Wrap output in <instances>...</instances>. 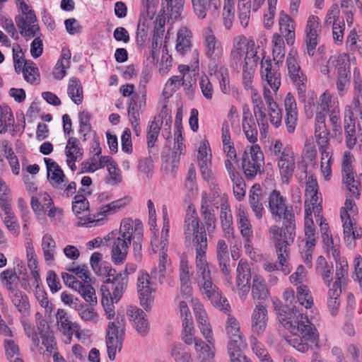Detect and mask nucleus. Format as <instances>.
Segmentation results:
<instances>
[{"instance_id": "obj_58", "label": "nucleus", "mask_w": 362, "mask_h": 362, "mask_svg": "<svg viewBox=\"0 0 362 362\" xmlns=\"http://www.w3.org/2000/svg\"><path fill=\"white\" fill-rule=\"evenodd\" d=\"M251 4L249 1L245 2V0H239L238 10L239 19L243 27L247 26L250 16Z\"/></svg>"}, {"instance_id": "obj_11", "label": "nucleus", "mask_w": 362, "mask_h": 362, "mask_svg": "<svg viewBox=\"0 0 362 362\" xmlns=\"http://www.w3.org/2000/svg\"><path fill=\"white\" fill-rule=\"evenodd\" d=\"M112 240L111 258L115 264H122L124 262L128 249L131 245L130 239L122 238L115 235V232L108 234L105 240Z\"/></svg>"}, {"instance_id": "obj_7", "label": "nucleus", "mask_w": 362, "mask_h": 362, "mask_svg": "<svg viewBox=\"0 0 362 362\" xmlns=\"http://www.w3.org/2000/svg\"><path fill=\"white\" fill-rule=\"evenodd\" d=\"M212 199L209 194L206 192H204L202 194L201 199V206L200 214L204 221V224L200 226L199 225L198 232L195 231L193 235L192 240L193 243H196L197 238L199 239V236L204 234L206 239L207 240L206 233L211 235L214 233L216 228V216L215 214V210L211 206Z\"/></svg>"}, {"instance_id": "obj_56", "label": "nucleus", "mask_w": 362, "mask_h": 362, "mask_svg": "<svg viewBox=\"0 0 362 362\" xmlns=\"http://www.w3.org/2000/svg\"><path fill=\"white\" fill-rule=\"evenodd\" d=\"M83 297V298L89 303L90 306H93L97 304V297L95 295V289L89 283H82V288L77 289V291Z\"/></svg>"}, {"instance_id": "obj_2", "label": "nucleus", "mask_w": 362, "mask_h": 362, "mask_svg": "<svg viewBox=\"0 0 362 362\" xmlns=\"http://www.w3.org/2000/svg\"><path fill=\"white\" fill-rule=\"evenodd\" d=\"M102 271L104 272L102 276L106 275L107 279L104 281L106 285L101 286L102 300L101 303L108 319L115 316L114 303H117L122 298L124 291L126 290L128 282V274L127 269L117 273L115 269L109 266H104Z\"/></svg>"}, {"instance_id": "obj_25", "label": "nucleus", "mask_w": 362, "mask_h": 362, "mask_svg": "<svg viewBox=\"0 0 362 362\" xmlns=\"http://www.w3.org/2000/svg\"><path fill=\"white\" fill-rule=\"evenodd\" d=\"M267 309L261 303L256 305L252 315V329L254 332L259 334L264 332L267 326Z\"/></svg>"}, {"instance_id": "obj_16", "label": "nucleus", "mask_w": 362, "mask_h": 362, "mask_svg": "<svg viewBox=\"0 0 362 362\" xmlns=\"http://www.w3.org/2000/svg\"><path fill=\"white\" fill-rule=\"evenodd\" d=\"M44 161L47 166V177L50 185L55 189H63L67 180L60 166L49 158H45Z\"/></svg>"}, {"instance_id": "obj_50", "label": "nucleus", "mask_w": 362, "mask_h": 362, "mask_svg": "<svg viewBox=\"0 0 362 362\" xmlns=\"http://www.w3.org/2000/svg\"><path fill=\"white\" fill-rule=\"evenodd\" d=\"M338 288H329L327 293V305L332 315L337 313L338 308L340 305L339 296L341 293V289Z\"/></svg>"}, {"instance_id": "obj_44", "label": "nucleus", "mask_w": 362, "mask_h": 362, "mask_svg": "<svg viewBox=\"0 0 362 362\" xmlns=\"http://www.w3.org/2000/svg\"><path fill=\"white\" fill-rule=\"evenodd\" d=\"M13 124L14 117L11 109L8 107H0V134L11 132Z\"/></svg>"}, {"instance_id": "obj_53", "label": "nucleus", "mask_w": 362, "mask_h": 362, "mask_svg": "<svg viewBox=\"0 0 362 362\" xmlns=\"http://www.w3.org/2000/svg\"><path fill=\"white\" fill-rule=\"evenodd\" d=\"M170 260L168 258V255L165 252H162V254L159 255V263L158 267L155 268L151 272V275H153L155 279L163 283L165 276L166 267L169 264Z\"/></svg>"}, {"instance_id": "obj_59", "label": "nucleus", "mask_w": 362, "mask_h": 362, "mask_svg": "<svg viewBox=\"0 0 362 362\" xmlns=\"http://www.w3.org/2000/svg\"><path fill=\"white\" fill-rule=\"evenodd\" d=\"M229 339L230 340L228 344V354H234V352L241 353L242 349L245 348L247 345L242 334L231 336Z\"/></svg>"}, {"instance_id": "obj_46", "label": "nucleus", "mask_w": 362, "mask_h": 362, "mask_svg": "<svg viewBox=\"0 0 362 362\" xmlns=\"http://www.w3.org/2000/svg\"><path fill=\"white\" fill-rule=\"evenodd\" d=\"M262 200V195L260 191L250 192L249 196L250 206L258 219L262 218L264 212Z\"/></svg>"}, {"instance_id": "obj_21", "label": "nucleus", "mask_w": 362, "mask_h": 362, "mask_svg": "<svg viewBox=\"0 0 362 362\" xmlns=\"http://www.w3.org/2000/svg\"><path fill=\"white\" fill-rule=\"evenodd\" d=\"M220 221L224 236L226 239L233 238L234 228L233 226V216L228 202L223 200L220 205Z\"/></svg>"}, {"instance_id": "obj_33", "label": "nucleus", "mask_w": 362, "mask_h": 362, "mask_svg": "<svg viewBox=\"0 0 362 362\" xmlns=\"http://www.w3.org/2000/svg\"><path fill=\"white\" fill-rule=\"evenodd\" d=\"M243 130L246 138L250 143H255L257 140V129L254 119L249 113L243 112Z\"/></svg>"}, {"instance_id": "obj_3", "label": "nucleus", "mask_w": 362, "mask_h": 362, "mask_svg": "<svg viewBox=\"0 0 362 362\" xmlns=\"http://www.w3.org/2000/svg\"><path fill=\"white\" fill-rule=\"evenodd\" d=\"M296 223L295 218L284 220L282 227L272 226L269 228V233L274 241L277 259L281 267V271L285 275L291 272L287 259L289 257V245L294 241Z\"/></svg>"}, {"instance_id": "obj_39", "label": "nucleus", "mask_w": 362, "mask_h": 362, "mask_svg": "<svg viewBox=\"0 0 362 362\" xmlns=\"http://www.w3.org/2000/svg\"><path fill=\"white\" fill-rule=\"evenodd\" d=\"M67 93L71 100L76 105L83 102V92L80 81L76 78H71L69 81Z\"/></svg>"}, {"instance_id": "obj_22", "label": "nucleus", "mask_w": 362, "mask_h": 362, "mask_svg": "<svg viewBox=\"0 0 362 362\" xmlns=\"http://www.w3.org/2000/svg\"><path fill=\"white\" fill-rule=\"evenodd\" d=\"M199 218L195 206L189 204L187 206L184 225V235L186 240L190 241L195 231L198 232Z\"/></svg>"}, {"instance_id": "obj_4", "label": "nucleus", "mask_w": 362, "mask_h": 362, "mask_svg": "<svg viewBox=\"0 0 362 362\" xmlns=\"http://www.w3.org/2000/svg\"><path fill=\"white\" fill-rule=\"evenodd\" d=\"M125 330V317L122 315H117L115 320L107 325L106 345L108 358L112 361L115 358L117 350L120 351L122 347Z\"/></svg>"}, {"instance_id": "obj_48", "label": "nucleus", "mask_w": 362, "mask_h": 362, "mask_svg": "<svg viewBox=\"0 0 362 362\" xmlns=\"http://www.w3.org/2000/svg\"><path fill=\"white\" fill-rule=\"evenodd\" d=\"M209 73L218 78L221 91L225 94L228 93L230 91L228 71L224 65L220 66L216 71H209Z\"/></svg>"}, {"instance_id": "obj_36", "label": "nucleus", "mask_w": 362, "mask_h": 362, "mask_svg": "<svg viewBox=\"0 0 362 362\" xmlns=\"http://www.w3.org/2000/svg\"><path fill=\"white\" fill-rule=\"evenodd\" d=\"M252 294L254 300H264L269 292L264 280L259 275L253 276L252 285Z\"/></svg>"}, {"instance_id": "obj_34", "label": "nucleus", "mask_w": 362, "mask_h": 362, "mask_svg": "<svg viewBox=\"0 0 362 362\" xmlns=\"http://www.w3.org/2000/svg\"><path fill=\"white\" fill-rule=\"evenodd\" d=\"M66 158L81 160L83 155V148L81 143L76 137H69L65 147Z\"/></svg>"}, {"instance_id": "obj_5", "label": "nucleus", "mask_w": 362, "mask_h": 362, "mask_svg": "<svg viewBox=\"0 0 362 362\" xmlns=\"http://www.w3.org/2000/svg\"><path fill=\"white\" fill-rule=\"evenodd\" d=\"M203 47L204 54L209 59V71H216L217 68L223 65L221 62L223 47L221 42L209 28H206L203 33Z\"/></svg>"}, {"instance_id": "obj_52", "label": "nucleus", "mask_w": 362, "mask_h": 362, "mask_svg": "<svg viewBox=\"0 0 362 362\" xmlns=\"http://www.w3.org/2000/svg\"><path fill=\"white\" fill-rule=\"evenodd\" d=\"M183 0H167L165 14L172 20H175L181 15L183 8Z\"/></svg>"}, {"instance_id": "obj_31", "label": "nucleus", "mask_w": 362, "mask_h": 362, "mask_svg": "<svg viewBox=\"0 0 362 362\" xmlns=\"http://www.w3.org/2000/svg\"><path fill=\"white\" fill-rule=\"evenodd\" d=\"M141 88L142 96L139 99V102L137 101L138 97L135 94L132 97L128 107L127 112L129 119H134L135 122L136 120H140L139 111H143L146 106L144 86H143Z\"/></svg>"}, {"instance_id": "obj_32", "label": "nucleus", "mask_w": 362, "mask_h": 362, "mask_svg": "<svg viewBox=\"0 0 362 362\" xmlns=\"http://www.w3.org/2000/svg\"><path fill=\"white\" fill-rule=\"evenodd\" d=\"M342 182L346 185L349 191L352 195L356 198L360 195L361 183L359 181L355 180V173L354 169H344L341 170Z\"/></svg>"}, {"instance_id": "obj_55", "label": "nucleus", "mask_w": 362, "mask_h": 362, "mask_svg": "<svg viewBox=\"0 0 362 362\" xmlns=\"http://www.w3.org/2000/svg\"><path fill=\"white\" fill-rule=\"evenodd\" d=\"M273 55L274 60L279 64V61L282 62V59L285 56V45L282 36L275 34L273 37Z\"/></svg>"}, {"instance_id": "obj_40", "label": "nucleus", "mask_w": 362, "mask_h": 362, "mask_svg": "<svg viewBox=\"0 0 362 362\" xmlns=\"http://www.w3.org/2000/svg\"><path fill=\"white\" fill-rule=\"evenodd\" d=\"M143 236V225L140 220L134 221V236L133 243V252L135 259L138 261L141 259V240Z\"/></svg>"}, {"instance_id": "obj_38", "label": "nucleus", "mask_w": 362, "mask_h": 362, "mask_svg": "<svg viewBox=\"0 0 362 362\" xmlns=\"http://www.w3.org/2000/svg\"><path fill=\"white\" fill-rule=\"evenodd\" d=\"M317 268L323 279L324 283L329 288H332L333 281V267L328 264L322 256H320L317 259Z\"/></svg>"}, {"instance_id": "obj_6", "label": "nucleus", "mask_w": 362, "mask_h": 362, "mask_svg": "<svg viewBox=\"0 0 362 362\" xmlns=\"http://www.w3.org/2000/svg\"><path fill=\"white\" fill-rule=\"evenodd\" d=\"M358 117H362L360 101L354 98L351 105L346 106L344 116L345 143L349 149L353 148L357 141L356 121Z\"/></svg>"}, {"instance_id": "obj_51", "label": "nucleus", "mask_w": 362, "mask_h": 362, "mask_svg": "<svg viewBox=\"0 0 362 362\" xmlns=\"http://www.w3.org/2000/svg\"><path fill=\"white\" fill-rule=\"evenodd\" d=\"M115 235L121 237L122 238L134 239V222L130 218L123 219L120 224V228L118 232H115Z\"/></svg>"}, {"instance_id": "obj_18", "label": "nucleus", "mask_w": 362, "mask_h": 362, "mask_svg": "<svg viewBox=\"0 0 362 362\" xmlns=\"http://www.w3.org/2000/svg\"><path fill=\"white\" fill-rule=\"evenodd\" d=\"M128 315L133 322V326L141 337H146L150 332L151 326L146 314L141 309L130 307Z\"/></svg>"}, {"instance_id": "obj_24", "label": "nucleus", "mask_w": 362, "mask_h": 362, "mask_svg": "<svg viewBox=\"0 0 362 362\" xmlns=\"http://www.w3.org/2000/svg\"><path fill=\"white\" fill-rule=\"evenodd\" d=\"M238 224L240 233L245 239V247L249 249L251 247L253 231L247 214L241 207L238 209Z\"/></svg>"}, {"instance_id": "obj_29", "label": "nucleus", "mask_w": 362, "mask_h": 362, "mask_svg": "<svg viewBox=\"0 0 362 362\" xmlns=\"http://www.w3.org/2000/svg\"><path fill=\"white\" fill-rule=\"evenodd\" d=\"M8 293L9 298L17 310L23 315L28 314L30 304L27 295L18 288L11 289Z\"/></svg>"}, {"instance_id": "obj_41", "label": "nucleus", "mask_w": 362, "mask_h": 362, "mask_svg": "<svg viewBox=\"0 0 362 362\" xmlns=\"http://www.w3.org/2000/svg\"><path fill=\"white\" fill-rule=\"evenodd\" d=\"M126 204L124 199H120L112 202L111 203L101 206L96 214L94 215V219H89L88 222L98 221L103 218L105 217L107 214L115 212L118 209L124 206Z\"/></svg>"}, {"instance_id": "obj_61", "label": "nucleus", "mask_w": 362, "mask_h": 362, "mask_svg": "<svg viewBox=\"0 0 362 362\" xmlns=\"http://www.w3.org/2000/svg\"><path fill=\"white\" fill-rule=\"evenodd\" d=\"M183 332L182 339L186 344L191 345L194 338H193L194 327L192 319H182Z\"/></svg>"}, {"instance_id": "obj_17", "label": "nucleus", "mask_w": 362, "mask_h": 362, "mask_svg": "<svg viewBox=\"0 0 362 362\" xmlns=\"http://www.w3.org/2000/svg\"><path fill=\"white\" fill-rule=\"evenodd\" d=\"M293 153L289 148H285L278 159V167L282 182L288 184L295 170Z\"/></svg>"}, {"instance_id": "obj_42", "label": "nucleus", "mask_w": 362, "mask_h": 362, "mask_svg": "<svg viewBox=\"0 0 362 362\" xmlns=\"http://www.w3.org/2000/svg\"><path fill=\"white\" fill-rule=\"evenodd\" d=\"M56 243L52 236L45 234L42 238V249L45 262H52L56 252Z\"/></svg>"}, {"instance_id": "obj_26", "label": "nucleus", "mask_w": 362, "mask_h": 362, "mask_svg": "<svg viewBox=\"0 0 362 362\" xmlns=\"http://www.w3.org/2000/svg\"><path fill=\"white\" fill-rule=\"evenodd\" d=\"M16 25L20 30V33L26 38V40L32 37H40V27L35 23L28 22L25 19L23 16L18 15L15 18Z\"/></svg>"}, {"instance_id": "obj_57", "label": "nucleus", "mask_w": 362, "mask_h": 362, "mask_svg": "<svg viewBox=\"0 0 362 362\" xmlns=\"http://www.w3.org/2000/svg\"><path fill=\"white\" fill-rule=\"evenodd\" d=\"M0 279L8 291L18 288L14 285V281L17 279V272L16 271L11 269L4 270L0 274Z\"/></svg>"}, {"instance_id": "obj_27", "label": "nucleus", "mask_w": 362, "mask_h": 362, "mask_svg": "<svg viewBox=\"0 0 362 362\" xmlns=\"http://www.w3.org/2000/svg\"><path fill=\"white\" fill-rule=\"evenodd\" d=\"M196 16L200 18H206L208 13L215 11L219 6V1L214 0H192Z\"/></svg>"}, {"instance_id": "obj_13", "label": "nucleus", "mask_w": 362, "mask_h": 362, "mask_svg": "<svg viewBox=\"0 0 362 362\" xmlns=\"http://www.w3.org/2000/svg\"><path fill=\"white\" fill-rule=\"evenodd\" d=\"M202 293L206 295V298L216 307L221 310H228L229 304L227 299L223 298L218 288L212 283L211 278L199 281Z\"/></svg>"}, {"instance_id": "obj_14", "label": "nucleus", "mask_w": 362, "mask_h": 362, "mask_svg": "<svg viewBox=\"0 0 362 362\" xmlns=\"http://www.w3.org/2000/svg\"><path fill=\"white\" fill-rule=\"evenodd\" d=\"M251 273L249 265L240 260L236 269L235 285L240 299L244 300L248 294Z\"/></svg>"}, {"instance_id": "obj_54", "label": "nucleus", "mask_w": 362, "mask_h": 362, "mask_svg": "<svg viewBox=\"0 0 362 362\" xmlns=\"http://www.w3.org/2000/svg\"><path fill=\"white\" fill-rule=\"evenodd\" d=\"M185 151V146L183 142H176L175 141L174 146L173 148L172 155L166 156L165 162L170 160L171 167L173 170L177 168L180 163V156L183 154Z\"/></svg>"}, {"instance_id": "obj_8", "label": "nucleus", "mask_w": 362, "mask_h": 362, "mask_svg": "<svg viewBox=\"0 0 362 362\" xmlns=\"http://www.w3.org/2000/svg\"><path fill=\"white\" fill-rule=\"evenodd\" d=\"M264 164V156L258 145L251 146L245 150L242 158V169L247 179H253Z\"/></svg>"}, {"instance_id": "obj_63", "label": "nucleus", "mask_w": 362, "mask_h": 362, "mask_svg": "<svg viewBox=\"0 0 362 362\" xmlns=\"http://www.w3.org/2000/svg\"><path fill=\"white\" fill-rule=\"evenodd\" d=\"M313 220H308L305 221V235L306 238L305 245L310 247H314L316 243V232L313 227Z\"/></svg>"}, {"instance_id": "obj_45", "label": "nucleus", "mask_w": 362, "mask_h": 362, "mask_svg": "<svg viewBox=\"0 0 362 362\" xmlns=\"http://www.w3.org/2000/svg\"><path fill=\"white\" fill-rule=\"evenodd\" d=\"M347 268L348 264L346 262H337L335 281L332 283V288L341 289V286L346 284L348 277Z\"/></svg>"}, {"instance_id": "obj_20", "label": "nucleus", "mask_w": 362, "mask_h": 362, "mask_svg": "<svg viewBox=\"0 0 362 362\" xmlns=\"http://www.w3.org/2000/svg\"><path fill=\"white\" fill-rule=\"evenodd\" d=\"M261 76L265 78L268 85L274 91H276L281 85V74L272 69V61L266 59L261 62Z\"/></svg>"}, {"instance_id": "obj_35", "label": "nucleus", "mask_w": 362, "mask_h": 362, "mask_svg": "<svg viewBox=\"0 0 362 362\" xmlns=\"http://www.w3.org/2000/svg\"><path fill=\"white\" fill-rule=\"evenodd\" d=\"M247 47H250L245 36H237L233 40V47L231 50V59L238 63L241 57L245 54Z\"/></svg>"}, {"instance_id": "obj_60", "label": "nucleus", "mask_w": 362, "mask_h": 362, "mask_svg": "<svg viewBox=\"0 0 362 362\" xmlns=\"http://www.w3.org/2000/svg\"><path fill=\"white\" fill-rule=\"evenodd\" d=\"M22 72L25 80L30 83H34L37 78L36 76H38V69L32 61H25L24 62Z\"/></svg>"}, {"instance_id": "obj_37", "label": "nucleus", "mask_w": 362, "mask_h": 362, "mask_svg": "<svg viewBox=\"0 0 362 362\" xmlns=\"http://www.w3.org/2000/svg\"><path fill=\"white\" fill-rule=\"evenodd\" d=\"M190 37L191 33L185 28H181L178 30L175 47L178 53L183 55L190 49L192 46Z\"/></svg>"}, {"instance_id": "obj_9", "label": "nucleus", "mask_w": 362, "mask_h": 362, "mask_svg": "<svg viewBox=\"0 0 362 362\" xmlns=\"http://www.w3.org/2000/svg\"><path fill=\"white\" fill-rule=\"evenodd\" d=\"M269 209L273 216L278 220H291L295 218L293 206L287 205L286 199L279 191L274 190L269 196Z\"/></svg>"}, {"instance_id": "obj_1", "label": "nucleus", "mask_w": 362, "mask_h": 362, "mask_svg": "<svg viewBox=\"0 0 362 362\" xmlns=\"http://www.w3.org/2000/svg\"><path fill=\"white\" fill-rule=\"evenodd\" d=\"M296 290L298 305H294L291 310L287 305L281 307L278 311V320L291 334L286 338V341L298 351L305 352L309 349V342L317 343L318 334L316 328L299 306L310 308L313 305V299L307 286L301 284Z\"/></svg>"}, {"instance_id": "obj_64", "label": "nucleus", "mask_w": 362, "mask_h": 362, "mask_svg": "<svg viewBox=\"0 0 362 362\" xmlns=\"http://www.w3.org/2000/svg\"><path fill=\"white\" fill-rule=\"evenodd\" d=\"M88 208L89 202L82 194H78L74 197L72 210L74 214H80L83 211L88 210Z\"/></svg>"}, {"instance_id": "obj_23", "label": "nucleus", "mask_w": 362, "mask_h": 362, "mask_svg": "<svg viewBox=\"0 0 362 362\" xmlns=\"http://www.w3.org/2000/svg\"><path fill=\"white\" fill-rule=\"evenodd\" d=\"M279 25L281 36L286 39L288 45H293L295 41V25L293 19L284 11L279 13Z\"/></svg>"}, {"instance_id": "obj_28", "label": "nucleus", "mask_w": 362, "mask_h": 362, "mask_svg": "<svg viewBox=\"0 0 362 362\" xmlns=\"http://www.w3.org/2000/svg\"><path fill=\"white\" fill-rule=\"evenodd\" d=\"M341 218L344 222V239L348 245L352 246L356 239H359L362 237V233L354 230V223L349 213L341 214Z\"/></svg>"}, {"instance_id": "obj_15", "label": "nucleus", "mask_w": 362, "mask_h": 362, "mask_svg": "<svg viewBox=\"0 0 362 362\" xmlns=\"http://www.w3.org/2000/svg\"><path fill=\"white\" fill-rule=\"evenodd\" d=\"M150 276L146 272H141L137 280V290L139 294V299L141 306L148 310L150 309L151 303L153 301L152 284L150 281Z\"/></svg>"}, {"instance_id": "obj_30", "label": "nucleus", "mask_w": 362, "mask_h": 362, "mask_svg": "<svg viewBox=\"0 0 362 362\" xmlns=\"http://www.w3.org/2000/svg\"><path fill=\"white\" fill-rule=\"evenodd\" d=\"M57 325L62 330L63 333L71 339L74 332L78 329V325L73 323L68 316L67 313L64 309H58L56 315Z\"/></svg>"}, {"instance_id": "obj_47", "label": "nucleus", "mask_w": 362, "mask_h": 362, "mask_svg": "<svg viewBox=\"0 0 362 362\" xmlns=\"http://www.w3.org/2000/svg\"><path fill=\"white\" fill-rule=\"evenodd\" d=\"M156 119V118L149 123L147 129L146 142L150 153L151 152V148L154 147L161 129V124H159Z\"/></svg>"}, {"instance_id": "obj_12", "label": "nucleus", "mask_w": 362, "mask_h": 362, "mask_svg": "<svg viewBox=\"0 0 362 362\" xmlns=\"http://www.w3.org/2000/svg\"><path fill=\"white\" fill-rule=\"evenodd\" d=\"M321 31L319 18L315 16H310L307 21L305 29L307 53L310 57H313L315 49L319 42V34Z\"/></svg>"}, {"instance_id": "obj_43", "label": "nucleus", "mask_w": 362, "mask_h": 362, "mask_svg": "<svg viewBox=\"0 0 362 362\" xmlns=\"http://www.w3.org/2000/svg\"><path fill=\"white\" fill-rule=\"evenodd\" d=\"M288 74L293 82L306 81V76L300 72V68L295 57L288 56L286 59Z\"/></svg>"}, {"instance_id": "obj_62", "label": "nucleus", "mask_w": 362, "mask_h": 362, "mask_svg": "<svg viewBox=\"0 0 362 362\" xmlns=\"http://www.w3.org/2000/svg\"><path fill=\"white\" fill-rule=\"evenodd\" d=\"M35 297L40 306L45 308V313L51 314L53 310L52 304L49 301L47 293L39 285L36 286Z\"/></svg>"}, {"instance_id": "obj_49", "label": "nucleus", "mask_w": 362, "mask_h": 362, "mask_svg": "<svg viewBox=\"0 0 362 362\" xmlns=\"http://www.w3.org/2000/svg\"><path fill=\"white\" fill-rule=\"evenodd\" d=\"M194 342L199 358L202 361L208 362L213 358L214 352L209 345L206 344L201 339L196 337H194Z\"/></svg>"}, {"instance_id": "obj_19", "label": "nucleus", "mask_w": 362, "mask_h": 362, "mask_svg": "<svg viewBox=\"0 0 362 362\" xmlns=\"http://www.w3.org/2000/svg\"><path fill=\"white\" fill-rule=\"evenodd\" d=\"M216 257L218 262L220 269L225 276L226 281L231 286L233 290L234 287L232 286V277L230 275L228 269L230 264V257L228 254V245L223 240H219L216 247Z\"/></svg>"}, {"instance_id": "obj_10", "label": "nucleus", "mask_w": 362, "mask_h": 362, "mask_svg": "<svg viewBox=\"0 0 362 362\" xmlns=\"http://www.w3.org/2000/svg\"><path fill=\"white\" fill-rule=\"evenodd\" d=\"M196 250V267L197 273L199 281H204L211 278V274L206 261V252L207 250L208 244L204 234L197 238L196 243H193Z\"/></svg>"}]
</instances>
